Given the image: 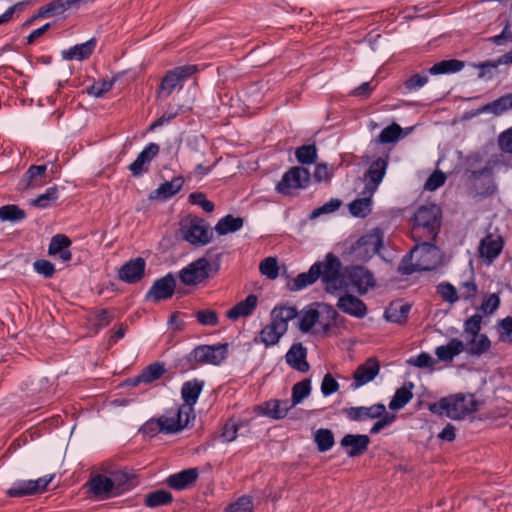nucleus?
<instances>
[{
    "label": "nucleus",
    "mask_w": 512,
    "mask_h": 512,
    "mask_svg": "<svg viewBox=\"0 0 512 512\" xmlns=\"http://www.w3.org/2000/svg\"><path fill=\"white\" fill-rule=\"evenodd\" d=\"M386 407L383 404H374L370 407H350L344 410L346 416L353 421L376 419L385 413Z\"/></svg>",
    "instance_id": "22"
},
{
    "label": "nucleus",
    "mask_w": 512,
    "mask_h": 512,
    "mask_svg": "<svg viewBox=\"0 0 512 512\" xmlns=\"http://www.w3.org/2000/svg\"><path fill=\"white\" fill-rule=\"evenodd\" d=\"M459 300L470 301L477 295L478 288L474 280H468L459 284L457 289Z\"/></svg>",
    "instance_id": "55"
},
{
    "label": "nucleus",
    "mask_w": 512,
    "mask_h": 512,
    "mask_svg": "<svg viewBox=\"0 0 512 512\" xmlns=\"http://www.w3.org/2000/svg\"><path fill=\"white\" fill-rule=\"evenodd\" d=\"M491 347V342L485 334L467 336L465 351L470 355L479 356L486 353Z\"/></svg>",
    "instance_id": "35"
},
{
    "label": "nucleus",
    "mask_w": 512,
    "mask_h": 512,
    "mask_svg": "<svg viewBox=\"0 0 512 512\" xmlns=\"http://www.w3.org/2000/svg\"><path fill=\"white\" fill-rule=\"evenodd\" d=\"M439 215L440 209L436 205L421 206L414 215L413 237L434 240L439 229Z\"/></svg>",
    "instance_id": "4"
},
{
    "label": "nucleus",
    "mask_w": 512,
    "mask_h": 512,
    "mask_svg": "<svg viewBox=\"0 0 512 512\" xmlns=\"http://www.w3.org/2000/svg\"><path fill=\"white\" fill-rule=\"evenodd\" d=\"M402 128L398 124H392L382 130L379 135V143H392L397 141L401 137Z\"/></svg>",
    "instance_id": "53"
},
{
    "label": "nucleus",
    "mask_w": 512,
    "mask_h": 512,
    "mask_svg": "<svg viewBox=\"0 0 512 512\" xmlns=\"http://www.w3.org/2000/svg\"><path fill=\"white\" fill-rule=\"evenodd\" d=\"M164 372V364L155 362L147 366L138 376L129 381L131 385H137L139 383L150 384L161 378Z\"/></svg>",
    "instance_id": "34"
},
{
    "label": "nucleus",
    "mask_w": 512,
    "mask_h": 512,
    "mask_svg": "<svg viewBox=\"0 0 512 512\" xmlns=\"http://www.w3.org/2000/svg\"><path fill=\"white\" fill-rule=\"evenodd\" d=\"M464 68V63L456 59L443 60L434 64L430 69L429 73L433 75L455 73Z\"/></svg>",
    "instance_id": "45"
},
{
    "label": "nucleus",
    "mask_w": 512,
    "mask_h": 512,
    "mask_svg": "<svg viewBox=\"0 0 512 512\" xmlns=\"http://www.w3.org/2000/svg\"><path fill=\"white\" fill-rule=\"evenodd\" d=\"M307 350L302 344H294L288 350L285 358L286 362L294 369L300 372H307L309 370V364L306 361Z\"/></svg>",
    "instance_id": "27"
},
{
    "label": "nucleus",
    "mask_w": 512,
    "mask_h": 512,
    "mask_svg": "<svg viewBox=\"0 0 512 512\" xmlns=\"http://www.w3.org/2000/svg\"><path fill=\"white\" fill-rule=\"evenodd\" d=\"M317 304V318H318V330L328 331L330 328L335 326L336 318L338 317L337 311L330 305L325 303Z\"/></svg>",
    "instance_id": "33"
},
{
    "label": "nucleus",
    "mask_w": 512,
    "mask_h": 512,
    "mask_svg": "<svg viewBox=\"0 0 512 512\" xmlns=\"http://www.w3.org/2000/svg\"><path fill=\"white\" fill-rule=\"evenodd\" d=\"M503 249V240L499 235L489 234L481 240L479 254L481 258L492 262L499 256Z\"/></svg>",
    "instance_id": "21"
},
{
    "label": "nucleus",
    "mask_w": 512,
    "mask_h": 512,
    "mask_svg": "<svg viewBox=\"0 0 512 512\" xmlns=\"http://www.w3.org/2000/svg\"><path fill=\"white\" fill-rule=\"evenodd\" d=\"M145 260L137 257L125 263L119 270V278L126 283H136L144 275Z\"/></svg>",
    "instance_id": "20"
},
{
    "label": "nucleus",
    "mask_w": 512,
    "mask_h": 512,
    "mask_svg": "<svg viewBox=\"0 0 512 512\" xmlns=\"http://www.w3.org/2000/svg\"><path fill=\"white\" fill-rule=\"evenodd\" d=\"M71 245V240L63 234H57L51 238L48 253L51 256L58 257L62 262L71 260V252L68 248Z\"/></svg>",
    "instance_id": "26"
},
{
    "label": "nucleus",
    "mask_w": 512,
    "mask_h": 512,
    "mask_svg": "<svg viewBox=\"0 0 512 512\" xmlns=\"http://www.w3.org/2000/svg\"><path fill=\"white\" fill-rule=\"evenodd\" d=\"M497 144L500 151L512 159V127L498 135Z\"/></svg>",
    "instance_id": "54"
},
{
    "label": "nucleus",
    "mask_w": 512,
    "mask_h": 512,
    "mask_svg": "<svg viewBox=\"0 0 512 512\" xmlns=\"http://www.w3.org/2000/svg\"><path fill=\"white\" fill-rule=\"evenodd\" d=\"M243 226V219L240 217H233L227 215L221 218L215 226V231L219 235H226L228 233L236 232Z\"/></svg>",
    "instance_id": "44"
},
{
    "label": "nucleus",
    "mask_w": 512,
    "mask_h": 512,
    "mask_svg": "<svg viewBox=\"0 0 512 512\" xmlns=\"http://www.w3.org/2000/svg\"><path fill=\"white\" fill-rule=\"evenodd\" d=\"M184 183L182 177H175L171 181H167L161 184L156 190L151 194V198H162L167 199L174 196L176 193L180 191Z\"/></svg>",
    "instance_id": "37"
},
{
    "label": "nucleus",
    "mask_w": 512,
    "mask_h": 512,
    "mask_svg": "<svg viewBox=\"0 0 512 512\" xmlns=\"http://www.w3.org/2000/svg\"><path fill=\"white\" fill-rule=\"evenodd\" d=\"M337 307L344 313L361 319L367 314L366 304L351 294H345L338 299Z\"/></svg>",
    "instance_id": "18"
},
{
    "label": "nucleus",
    "mask_w": 512,
    "mask_h": 512,
    "mask_svg": "<svg viewBox=\"0 0 512 512\" xmlns=\"http://www.w3.org/2000/svg\"><path fill=\"white\" fill-rule=\"evenodd\" d=\"M428 79V75L425 73L414 74L405 80L404 89L406 92L417 91L427 84Z\"/></svg>",
    "instance_id": "57"
},
{
    "label": "nucleus",
    "mask_w": 512,
    "mask_h": 512,
    "mask_svg": "<svg viewBox=\"0 0 512 512\" xmlns=\"http://www.w3.org/2000/svg\"><path fill=\"white\" fill-rule=\"evenodd\" d=\"M197 321L204 326H216L218 315L213 310H200L196 313Z\"/></svg>",
    "instance_id": "62"
},
{
    "label": "nucleus",
    "mask_w": 512,
    "mask_h": 512,
    "mask_svg": "<svg viewBox=\"0 0 512 512\" xmlns=\"http://www.w3.org/2000/svg\"><path fill=\"white\" fill-rule=\"evenodd\" d=\"M172 500V494L166 490H157L145 496V504L150 508L170 504Z\"/></svg>",
    "instance_id": "46"
},
{
    "label": "nucleus",
    "mask_w": 512,
    "mask_h": 512,
    "mask_svg": "<svg viewBox=\"0 0 512 512\" xmlns=\"http://www.w3.org/2000/svg\"><path fill=\"white\" fill-rule=\"evenodd\" d=\"M199 476L197 468H189L178 473L172 474L167 478L169 487L175 490H184L192 485Z\"/></svg>",
    "instance_id": "25"
},
{
    "label": "nucleus",
    "mask_w": 512,
    "mask_h": 512,
    "mask_svg": "<svg viewBox=\"0 0 512 512\" xmlns=\"http://www.w3.org/2000/svg\"><path fill=\"white\" fill-rule=\"evenodd\" d=\"M342 264L337 256L328 253L323 261L315 262L308 272L300 273L290 284L291 291H300L321 278L327 292L335 294L346 290L348 283L342 272Z\"/></svg>",
    "instance_id": "1"
},
{
    "label": "nucleus",
    "mask_w": 512,
    "mask_h": 512,
    "mask_svg": "<svg viewBox=\"0 0 512 512\" xmlns=\"http://www.w3.org/2000/svg\"><path fill=\"white\" fill-rule=\"evenodd\" d=\"M24 217V211L16 205H6L0 208V219L2 221H19Z\"/></svg>",
    "instance_id": "56"
},
{
    "label": "nucleus",
    "mask_w": 512,
    "mask_h": 512,
    "mask_svg": "<svg viewBox=\"0 0 512 512\" xmlns=\"http://www.w3.org/2000/svg\"><path fill=\"white\" fill-rule=\"evenodd\" d=\"M437 291L443 300L451 304L459 300L457 289L449 283L439 284L437 287Z\"/></svg>",
    "instance_id": "60"
},
{
    "label": "nucleus",
    "mask_w": 512,
    "mask_h": 512,
    "mask_svg": "<svg viewBox=\"0 0 512 512\" xmlns=\"http://www.w3.org/2000/svg\"><path fill=\"white\" fill-rule=\"evenodd\" d=\"M227 344L200 345L191 352V359L201 364L219 365L227 357Z\"/></svg>",
    "instance_id": "8"
},
{
    "label": "nucleus",
    "mask_w": 512,
    "mask_h": 512,
    "mask_svg": "<svg viewBox=\"0 0 512 512\" xmlns=\"http://www.w3.org/2000/svg\"><path fill=\"white\" fill-rule=\"evenodd\" d=\"M382 246V237L379 230H373L371 233L361 237L355 247L354 252L361 260H366L377 253Z\"/></svg>",
    "instance_id": "14"
},
{
    "label": "nucleus",
    "mask_w": 512,
    "mask_h": 512,
    "mask_svg": "<svg viewBox=\"0 0 512 512\" xmlns=\"http://www.w3.org/2000/svg\"><path fill=\"white\" fill-rule=\"evenodd\" d=\"M310 182V172L304 167H292L276 185V191L282 195H292L295 191L304 189Z\"/></svg>",
    "instance_id": "5"
},
{
    "label": "nucleus",
    "mask_w": 512,
    "mask_h": 512,
    "mask_svg": "<svg viewBox=\"0 0 512 512\" xmlns=\"http://www.w3.org/2000/svg\"><path fill=\"white\" fill-rule=\"evenodd\" d=\"M346 273L359 294L367 293L375 285L372 273L363 267H353L347 270Z\"/></svg>",
    "instance_id": "17"
},
{
    "label": "nucleus",
    "mask_w": 512,
    "mask_h": 512,
    "mask_svg": "<svg viewBox=\"0 0 512 512\" xmlns=\"http://www.w3.org/2000/svg\"><path fill=\"white\" fill-rule=\"evenodd\" d=\"M379 371V362L375 358L367 359L363 364L359 365L354 371L351 389L357 390L360 387L370 383L379 374Z\"/></svg>",
    "instance_id": "13"
},
{
    "label": "nucleus",
    "mask_w": 512,
    "mask_h": 512,
    "mask_svg": "<svg viewBox=\"0 0 512 512\" xmlns=\"http://www.w3.org/2000/svg\"><path fill=\"white\" fill-rule=\"evenodd\" d=\"M341 206V201L339 199L333 198L330 199L327 203L322 206L314 209L310 215L311 219H315L322 214H330L337 211Z\"/></svg>",
    "instance_id": "59"
},
{
    "label": "nucleus",
    "mask_w": 512,
    "mask_h": 512,
    "mask_svg": "<svg viewBox=\"0 0 512 512\" xmlns=\"http://www.w3.org/2000/svg\"><path fill=\"white\" fill-rule=\"evenodd\" d=\"M96 47V42L94 39H90L82 44L75 45L70 47L69 49L63 50L61 52L62 58L64 60H84L87 59L94 51Z\"/></svg>",
    "instance_id": "29"
},
{
    "label": "nucleus",
    "mask_w": 512,
    "mask_h": 512,
    "mask_svg": "<svg viewBox=\"0 0 512 512\" xmlns=\"http://www.w3.org/2000/svg\"><path fill=\"white\" fill-rule=\"evenodd\" d=\"M111 481L113 482L114 495L118 496L124 491L132 487V483L127 473L117 471L111 474Z\"/></svg>",
    "instance_id": "48"
},
{
    "label": "nucleus",
    "mask_w": 512,
    "mask_h": 512,
    "mask_svg": "<svg viewBox=\"0 0 512 512\" xmlns=\"http://www.w3.org/2000/svg\"><path fill=\"white\" fill-rule=\"evenodd\" d=\"M239 423L234 420H229L225 423L221 438L224 442H232L237 438V432L239 429Z\"/></svg>",
    "instance_id": "63"
},
{
    "label": "nucleus",
    "mask_w": 512,
    "mask_h": 512,
    "mask_svg": "<svg viewBox=\"0 0 512 512\" xmlns=\"http://www.w3.org/2000/svg\"><path fill=\"white\" fill-rule=\"evenodd\" d=\"M203 389V383L198 380L187 381L181 388V396L184 401L182 406H189L190 414H193V406L196 404Z\"/></svg>",
    "instance_id": "30"
},
{
    "label": "nucleus",
    "mask_w": 512,
    "mask_h": 512,
    "mask_svg": "<svg viewBox=\"0 0 512 512\" xmlns=\"http://www.w3.org/2000/svg\"><path fill=\"white\" fill-rule=\"evenodd\" d=\"M284 334L283 331L270 322L261 329L255 342L262 343L265 347H271L276 345Z\"/></svg>",
    "instance_id": "38"
},
{
    "label": "nucleus",
    "mask_w": 512,
    "mask_h": 512,
    "mask_svg": "<svg viewBox=\"0 0 512 512\" xmlns=\"http://www.w3.org/2000/svg\"><path fill=\"white\" fill-rule=\"evenodd\" d=\"M158 153L159 146L156 143L148 144L140 152L135 161L129 165V170L132 175L138 177L147 172L151 161Z\"/></svg>",
    "instance_id": "16"
},
{
    "label": "nucleus",
    "mask_w": 512,
    "mask_h": 512,
    "mask_svg": "<svg viewBox=\"0 0 512 512\" xmlns=\"http://www.w3.org/2000/svg\"><path fill=\"white\" fill-rule=\"evenodd\" d=\"M54 475L40 477L36 480H19L13 483L11 488L7 490L10 497H22L40 493L46 489L48 484L53 480Z\"/></svg>",
    "instance_id": "10"
},
{
    "label": "nucleus",
    "mask_w": 512,
    "mask_h": 512,
    "mask_svg": "<svg viewBox=\"0 0 512 512\" xmlns=\"http://www.w3.org/2000/svg\"><path fill=\"white\" fill-rule=\"evenodd\" d=\"M209 268V261L200 258L180 271V279L186 285H196L208 278Z\"/></svg>",
    "instance_id": "12"
},
{
    "label": "nucleus",
    "mask_w": 512,
    "mask_h": 512,
    "mask_svg": "<svg viewBox=\"0 0 512 512\" xmlns=\"http://www.w3.org/2000/svg\"><path fill=\"white\" fill-rule=\"evenodd\" d=\"M369 438L367 435H345L341 440V445L347 448V454L351 457L363 454L368 447Z\"/></svg>",
    "instance_id": "28"
},
{
    "label": "nucleus",
    "mask_w": 512,
    "mask_h": 512,
    "mask_svg": "<svg viewBox=\"0 0 512 512\" xmlns=\"http://www.w3.org/2000/svg\"><path fill=\"white\" fill-rule=\"evenodd\" d=\"M47 165H31L19 181L20 190L37 189L46 183Z\"/></svg>",
    "instance_id": "15"
},
{
    "label": "nucleus",
    "mask_w": 512,
    "mask_h": 512,
    "mask_svg": "<svg viewBox=\"0 0 512 512\" xmlns=\"http://www.w3.org/2000/svg\"><path fill=\"white\" fill-rule=\"evenodd\" d=\"M58 199V189L56 186L48 188L43 194L31 201L33 206L46 208Z\"/></svg>",
    "instance_id": "51"
},
{
    "label": "nucleus",
    "mask_w": 512,
    "mask_h": 512,
    "mask_svg": "<svg viewBox=\"0 0 512 512\" xmlns=\"http://www.w3.org/2000/svg\"><path fill=\"white\" fill-rule=\"evenodd\" d=\"M315 442L319 451L325 452L332 448L334 445V436L329 429H319L315 433Z\"/></svg>",
    "instance_id": "49"
},
{
    "label": "nucleus",
    "mask_w": 512,
    "mask_h": 512,
    "mask_svg": "<svg viewBox=\"0 0 512 512\" xmlns=\"http://www.w3.org/2000/svg\"><path fill=\"white\" fill-rule=\"evenodd\" d=\"M253 502L248 496L240 497L237 501L230 504L225 512H253Z\"/></svg>",
    "instance_id": "58"
},
{
    "label": "nucleus",
    "mask_w": 512,
    "mask_h": 512,
    "mask_svg": "<svg viewBox=\"0 0 512 512\" xmlns=\"http://www.w3.org/2000/svg\"><path fill=\"white\" fill-rule=\"evenodd\" d=\"M295 156L302 164H312L317 158V150L314 145H304L296 149Z\"/></svg>",
    "instance_id": "52"
},
{
    "label": "nucleus",
    "mask_w": 512,
    "mask_h": 512,
    "mask_svg": "<svg viewBox=\"0 0 512 512\" xmlns=\"http://www.w3.org/2000/svg\"><path fill=\"white\" fill-rule=\"evenodd\" d=\"M413 387V383L408 382L404 384L401 388L397 389L392 400L389 403V408L392 410H398L403 408L413 397Z\"/></svg>",
    "instance_id": "41"
},
{
    "label": "nucleus",
    "mask_w": 512,
    "mask_h": 512,
    "mask_svg": "<svg viewBox=\"0 0 512 512\" xmlns=\"http://www.w3.org/2000/svg\"><path fill=\"white\" fill-rule=\"evenodd\" d=\"M508 110H512V93L506 94L480 109L481 112H489L495 115H501Z\"/></svg>",
    "instance_id": "43"
},
{
    "label": "nucleus",
    "mask_w": 512,
    "mask_h": 512,
    "mask_svg": "<svg viewBox=\"0 0 512 512\" xmlns=\"http://www.w3.org/2000/svg\"><path fill=\"white\" fill-rule=\"evenodd\" d=\"M293 408L289 400H270L260 406L263 415L273 419H281Z\"/></svg>",
    "instance_id": "31"
},
{
    "label": "nucleus",
    "mask_w": 512,
    "mask_h": 512,
    "mask_svg": "<svg viewBox=\"0 0 512 512\" xmlns=\"http://www.w3.org/2000/svg\"><path fill=\"white\" fill-rule=\"evenodd\" d=\"M259 270L268 279L274 280L279 275L278 261L275 257H267L260 262Z\"/></svg>",
    "instance_id": "50"
},
{
    "label": "nucleus",
    "mask_w": 512,
    "mask_h": 512,
    "mask_svg": "<svg viewBox=\"0 0 512 512\" xmlns=\"http://www.w3.org/2000/svg\"><path fill=\"white\" fill-rule=\"evenodd\" d=\"M410 258L414 261L411 264L403 262L399 271L402 274H412L415 271H429L434 269L440 261L439 250L428 242L416 245L410 253Z\"/></svg>",
    "instance_id": "3"
},
{
    "label": "nucleus",
    "mask_w": 512,
    "mask_h": 512,
    "mask_svg": "<svg viewBox=\"0 0 512 512\" xmlns=\"http://www.w3.org/2000/svg\"><path fill=\"white\" fill-rule=\"evenodd\" d=\"M500 305V298L497 294L488 295L482 302L480 310L484 314H492L494 313Z\"/></svg>",
    "instance_id": "64"
},
{
    "label": "nucleus",
    "mask_w": 512,
    "mask_h": 512,
    "mask_svg": "<svg viewBox=\"0 0 512 512\" xmlns=\"http://www.w3.org/2000/svg\"><path fill=\"white\" fill-rule=\"evenodd\" d=\"M196 72V66L185 65L176 67L166 73L163 78L159 95L169 96L177 87H181L182 83Z\"/></svg>",
    "instance_id": "9"
},
{
    "label": "nucleus",
    "mask_w": 512,
    "mask_h": 512,
    "mask_svg": "<svg viewBox=\"0 0 512 512\" xmlns=\"http://www.w3.org/2000/svg\"><path fill=\"white\" fill-rule=\"evenodd\" d=\"M409 311L410 305L408 304L392 303L386 308L384 317L389 322L401 324L405 322Z\"/></svg>",
    "instance_id": "40"
},
{
    "label": "nucleus",
    "mask_w": 512,
    "mask_h": 512,
    "mask_svg": "<svg viewBox=\"0 0 512 512\" xmlns=\"http://www.w3.org/2000/svg\"><path fill=\"white\" fill-rule=\"evenodd\" d=\"M183 238L193 245H205L210 242L212 232L198 217H188L181 223Z\"/></svg>",
    "instance_id": "6"
},
{
    "label": "nucleus",
    "mask_w": 512,
    "mask_h": 512,
    "mask_svg": "<svg viewBox=\"0 0 512 512\" xmlns=\"http://www.w3.org/2000/svg\"><path fill=\"white\" fill-rule=\"evenodd\" d=\"M482 316L475 314L467 319L464 323V333L467 336L480 334Z\"/></svg>",
    "instance_id": "61"
},
{
    "label": "nucleus",
    "mask_w": 512,
    "mask_h": 512,
    "mask_svg": "<svg viewBox=\"0 0 512 512\" xmlns=\"http://www.w3.org/2000/svg\"><path fill=\"white\" fill-rule=\"evenodd\" d=\"M90 488L93 493L97 496L113 497L115 496L113 491V482L111 477L104 475H96L90 482Z\"/></svg>",
    "instance_id": "39"
},
{
    "label": "nucleus",
    "mask_w": 512,
    "mask_h": 512,
    "mask_svg": "<svg viewBox=\"0 0 512 512\" xmlns=\"http://www.w3.org/2000/svg\"><path fill=\"white\" fill-rule=\"evenodd\" d=\"M258 304V298L254 294L248 295L244 300L238 302L226 312V317L232 321L239 318H246L253 314Z\"/></svg>",
    "instance_id": "24"
},
{
    "label": "nucleus",
    "mask_w": 512,
    "mask_h": 512,
    "mask_svg": "<svg viewBox=\"0 0 512 512\" xmlns=\"http://www.w3.org/2000/svg\"><path fill=\"white\" fill-rule=\"evenodd\" d=\"M465 351V344L463 341L453 338L446 345L438 346L435 349V354L440 361L450 362L455 356Z\"/></svg>",
    "instance_id": "32"
},
{
    "label": "nucleus",
    "mask_w": 512,
    "mask_h": 512,
    "mask_svg": "<svg viewBox=\"0 0 512 512\" xmlns=\"http://www.w3.org/2000/svg\"><path fill=\"white\" fill-rule=\"evenodd\" d=\"M362 195L363 196L361 198L355 199L349 205V211L355 217L363 218L371 211V198L373 195L366 194V189L363 190Z\"/></svg>",
    "instance_id": "42"
},
{
    "label": "nucleus",
    "mask_w": 512,
    "mask_h": 512,
    "mask_svg": "<svg viewBox=\"0 0 512 512\" xmlns=\"http://www.w3.org/2000/svg\"><path fill=\"white\" fill-rule=\"evenodd\" d=\"M298 316V311L293 306L279 305L275 306L271 311V323L284 333L287 332L290 320Z\"/></svg>",
    "instance_id": "23"
},
{
    "label": "nucleus",
    "mask_w": 512,
    "mask_h": 512,
    "mask_svg": "<svg viewBox=\"0 0 512 512\" xmlns=\"http://www.w3.org/2000/svg\"><path fill=\"white\" fill-rule=\"evenodd\" d=\"M479 409V402L472 394H453L429 405L433 414L445 415L452 420H462Z\"/></svg>",
    "instance_id": "2"
},
{
    "label": "nucleus",
    "mask_w": 512,
    "mask_h": 512,
    "mask_svg": "<svg viewBox=\"0 0 512 512\" xmlns=\"http://www.w3.org/2000/svg\"><path fill=\"white\" fill-rule=\"evenodd\" d=\"M313 328L318 330L317 304L307 306L300 312L299 329L304 332H310Z\"/></svg>",
    "instance_id": "36"
},
{
    "label": "nucleus",
    "mask_w": 512,
    "mask_h": 512,
    "mask_svg": "<svg viewBox=\"0 0 512 512\" xmlns=\"http://www.w3.org/2000/svg\"><path fill=\"white\" fill-rule=\"evenodd\" d=\"M176 281L172 274L156 280L148 292V297L158 301L161 299H168L174 294Z\"/></svg>",
    "instance_id": "19"
},
{
    "label": "nucleus",
    "mask_w": 512,
    "mask_h": 512,
    "mask_svg": "<svg viewBox=\"0 0 512 512\" xmlns=\"http://www.w3.org/2000/svg\"><path fill=\"white\" fill-rule=\"evenodd\" d=\"M388 166V157H379L374 160L364 175L366 194L373 195L382 182Z\"/></svg>",
    "instance_id": "11"
},
{
    "label": "nucleus",
    "mask_w": 512,
    "mask_h": 512,
    "mask_svg": "<svg viewBox=\"0 0 512 512\" xmlns=\"http://www.w3.org/2000/svg\"><path fill=\"white\" fill-rule=\"evenodd\" d=\"M311 392V382L309 379L302 380L296 383L292 388V399L290 403L292 406H296L301 403L303 399L308 397Z\"/></svg>",
    "instance_id": "47"
},
{
    "label": "nucleus",
    "mask_w": 512,
    "mask_h": 512,
    "mask_svg": "<svg viewBox=\"0 0 512 512\" xmlns=\"http://www.w3.org/2000/svg\"><path fill=\"white\" fill-rule=\"evenodd\" d=\"M189 406H179L167 410L158 419L164 434L177 433L184 429L190 419Z\"/></svg>",
    "instance_id": "7"
}]
</instances>
